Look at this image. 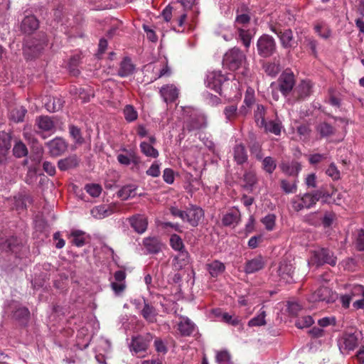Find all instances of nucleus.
I'll use <instances>...</instances> for the list:
<instances>
[{
  "instance_id": "obj_7",
  "label": "nucleus",
  "mask_w": 364,
  "mask_h": 364,
  "mask_svg": "<svg viewBox=\"0 0 364 364\" xmlns=\"http://www.w3.org/2000/svg\"><path fill=\"white\" fill-rule=\"evenodd\" d=\"M313 261L317 265L328 264L333 267L336 264L337 258L330 250L322 247L314 252Z\"/></svg>"
},
{
  "instance_id": "obj_25",
  "label": "nucleus",
  "mask_w": 364,
  "mask_h": 364,
  "mask_svg": "<svg viewBox=\"0 0 364 364\" xmlns=\"http://www.w3.org/2000/svg\"><path fill=\"white\" fill-rule=\"evenodd\" d=\"M135 66L129 58L125 57L121 61L118 70V75L121 77H126L133 74Z\"/></svg>"
},
{
  "instance_id": "obj_12",
  "label": "nucleus",
  "mask_w": 364,
  "mask_h": 364,
  "mask_svg": "<svg viewBox=\"0 0 364 364\" xmlns=\"http://www.w3.org/2000/svg\"><path fill=\"white\" fill-rule=\"evenodd\" d=\"M49 152L53 156H58L63 154L68 149L67 142L60 137H56L46 143Z\"/></svg>"
},
{
  "instance_id": "obj_19",
  "label": "nucleus",
  "mask_w": 364,
  "mask_h": 364,
  "mask_svg": "<svg viewBox=\"0 0 364 364\" xmlns=\"http://www.w3.org/2000/svg\"><path fill=\"white\" fill-rule=\"evenodd\" d=\"M44 43L41 42L36 43L34 39L27 40L25 43L23 52L28 58H36L43 49Z\"/></svg>"
},
{
  "instance_id": "obj_52",
  "label": "nucleus",
  "mask_w": 364,
  "mask_h": 364,
  "mask_svg": "<svg viewBox=\"0 0 364 364\" xmlns=\"http://www.w3.org/2000/svg\"><path fill=\"white\" fill-rule=\"evenodd\" d=\"M14 155L17 158L25 156L28 154L26 146L21 141L16 142L13 149Z\"/></svg>"
},
{
  "instance_id": "obj_58",
  "label": "nucleus",
  "mask_w": 364,
  "mask_h": 364,
  "mask_svg": "<svg viewBox=\"0 0 364 364\" xmlns=\"http://www.w3.org/2000/svg\"><path fill=\"white\" fill-rule=\"evenodd\" d=\"M314 319L311 316H305L301 318H299L295 325L299 328H307L311 326L314 323Z\"/></svg>"
},
{
  "instance_id": "obj_3",
  "label": "nucleus",
  "mask_w": 364,
  "mask_h": 364,
  "mask_svg": "<svg viewBox=\"0 0 364 364\" xmlns=\"http://www.w3.org/2000/svg\"><path fill=\"white\" fill-rule=\"evenodd\" d=\"M246 55L239 48L234 47L228 50L224 55L223 66L230 70L235 71L239 69L246 61Z\"/></svg>"
},
{
  "instance_id": "obj_64",
  "label": "nucleus",
  "mask_w": 364,
  "mask_h": 364,
  "mask_svg": "<svg viewBox=\"0 0 364 364\" xmlns=\"http://www.w3.org/2000/svg\"><path fill=\"white\" fill-rule=\"evenodd\" d=\"M230 360V355L227 350L218 352L216 355V361L219 363H226Z\"/></svg>"
},
{
  "instance_id": "obj_54",
  "label": "nucleus",
  "mask_w": 364,
  "mask_h": 364,
  "mask_svg": "<svg viewBox=\"0 0 364 364\" xmlns=\"http://www.w3.org/2000/svg\"><path fill=\"white\" fill-rule=\"evenodd\" d=\"M69 132L70 136L75 140V142L78 144H82L84 142V139L82 136L80 129L74 125H70L69 127Z\"/></svg>"
},
{
  "instance_id": "obj_34",
  "label": "nucleus",
  "mask_w": 364,
  "mask_h": 364,
  "mask_svg": "<svg viewBox=\"0 0 364 364\" xmlns=\"http://www.w3.org/2000/svg\"><path fill=\"white\" fill-rule=\"evenodd\" d=\"M298 182L299 181L297 178H294L292 180L281 179L280 187L286 194L295 193L297 191Z\"/></svg>"
},
{
  "instance_id": "obj_29",
  "label": "nucleus",
  "mask_w": 364,
  "mask_h": 364,
  "mask_svg": "<svg viewBox=\"0 0 364 364\" xmlns=\"http://www.w3.org/2000/svg\"><path fill=\"white\" fill-rule=\"evenodd\" d=\"M314 30L321 38L328 39L331 36V30L323 21H318L314 23Z\"/></svg>"
},
{
  "instance_id": "obj_61",
  "label": "nucleus",
  "mask_w": 364,
  "mask_h": 364,
  "mask_svg": "<svg viewBox=\"0 0 364 364\" xmlns=\"http://www.w3.org/2000/svg\"><path fill=\"white\" fill-rule=\"evenodd\" d=\"M154 347L157 353L166 354L168 351V348L165 343L160 338H156L154 341Z\"/></svg>"
},
{
  "instance_id": "obj_33",
  "label": "nucleus",
  "mask_w": 364,
  "mask_h": 364,
  "mask_svg": "<svg viewBox=\"0 0 364 364\" xmlns=\"http://www.w3.org/2000/svg\"><path fill=\"white\" fill-rule=\"evenodd\" d=\"M26 113L27 109L25 107L18 106L10 110L9 117L11 121L19 123L23 121Z\"/></svg>"
},
{
  "instance_id": "obj_31",
  "label": "nucleus",
  "mask_w": 364,
  "mask_h": 364,
  "mask_svg": "<svg viewBox=\"0 0 364 364\" xmlns=\"http://www.w3.org/2000/svg\"><path fill=\"white\" fill-rule=\"evenodd\" d=\"M141 314L149 323H154L156 321L157 312L156 309L146 301H144V305L141 311Z\"/></svg>"
},
{
  "instance_id": "obj_59",
  "label": "nucleus",
  "mask_w": 364,
  "mask_h": 364,
  "mask_svg": "<svg viewBox=\"0 0 364 364\" xmlns=\"http://www.w3.org/2000/svg\"><path fill=\"white\" fill-rule=\"evenodd\" d=\"M355 247L359 251H364V230L359 229L356 232Z\"/></svg>"
},
{
  "instance_id": "obj_45",
  "label": "nucleus",
  "mask_w": 364,
  "mask_h": 364,
  "mask_svg": "<svg viewBox=\"0 0 364 364\" xmlns=\"http://www.w3.org/2000/svg\"><path fill=\"white\" fill-rule=\"evenodd\" d=\"M123 114L125 120L127 122H132L137 119L138 112L134 106L127 105L123 109Z\"/></svg>"
},
{
  "instance_id": "obj_44",
  "label": "nucleus",
  "mask_w": 364,
  "mask_h": 364,
  "mask_svg": "<svg viewBox=\"0 0 364 364\" xmlns=\"http://www.w3.org/2000/svg\"><path fill=\"white\" fill-rule=\"evenodd\" d=\"M140 149L141 151L146 156L154 159L159 156L158 150L146 141H142L140 144Z\"/></svg>"
},
{
  "instance_id": "obj_10",
  "label": "nucleus",
  "mask_w": 364,
  "mask_h": 364,
  "mask_svg": "<svg viewBox=\"0 0 364 364\" xmlns=\"http://www.w3.org/2000/svg\"><path fill=\"white\" fill-rule=\"evenodd\" d=\"M335 296L331 289L326 287H321L317 289L311 296L309 301L312 302L325 301L331 303L334 301Z\"/></svg>"
},
{
  "instance_id": "obj_9",
  "label": "nucleus",
  "mask_w": 364,
  "mask_h": 364,
  "mask_svg": "<svg viewBox=\"0 0 364 364\" xmlns=\"http://www.w3.org/2000/svg\"><path fill=\"white\" fill-rule=\"evenodd\" d=\"M152 338L153 335L149 333L145 336L133 337L131 342V349L135 353H146Z\"/></svg>"
},
{
  "instance_id": "obj_62",
  "label": "nucleus",
  "mask_w": 364,
  "mask_h": 364,
  "mask_svg": "<svg viewBox=\"0 0 364 364\" xmlns=\"http://www.w3.org/2000/svg\"><path fill=\"white\" fill-rule=\"evenodd\" d=\"M316 176L315 173H310L305 178V184L307 188H315L317 187Z\"/></svg>"
},
{
  "instance_id": "obj_4",
  "label": "nucleus",
  "mask_w": 364,
  "mask_h": 364,
  "mask_svg": "<svg viewBox=\"0 0 364 364\" xmlns=\"http://www.w3.org/2000/svg\"><path fill=\"white\" fill-rule=\"evenodd\" d=\"M258 55L264 58L273 55L277 50V43L274 38L268 35H262L257 41Z\"/></svg>"
},
{
  "instance_id": "obj_23",
  "label": "nucleus",
  "mask_w": 364,
  "mask_h": 364,
  "mask_svg": "<svg viewBox=\"0 0 364 364\" xmlns=\"http://www.w3.org/2000/svg\"><path fill=\"white\" fill-rule=\"evenodd\" d=\"M80 159L76 154H71L66 158L61 159L58 162V167L62 171L75 168L79 166Z\"/></svg>"
},
{
  "instance_id": "obj_36",
  "label": "nucleus",
  "mask_w": 364,
  "mask_h": 364,
  "mask_svg": "<svg viewBox=\"0 0 364 364\" xmlns=\"http://www.w3.org/2000/svg\"><path fill=\"white\" fill-rule=\"evenodd\" d=\"M317 46L318 41L314 38V37L311 36H306L304 37L302 46L304 49L309 50L310 53L314 57H317Z\"/></svg>"
},
{
  "instance_id": "obj_14",
  "label": "nucleus",
  "mask_w": 364,
  "mask_h": 364,
  "mask_svg": "<svg viewBox=\"0 0 364 364\" xmlns=\"http://www.w3.org/2000/svg\"><path fill=\"white\" fill-rule=\"evenodd\" d=\"M117 207L115 204L100 205L95 206L90 211L91 215L97 220L107 218L116 211Z\"/></svg>"
},
{
  "instance_id": "obj_11",
  "label": "nucleus",
  "mask_w": 364,
  "mask_h": 364,
  "mask_svg": "<svg viewBox=\"0 0 364 364\" xmlns=\"http://www.w3.org/2000/svg\"><path fill=\"white\" fill-rule=\"evenodd\" d=\"M224 80L225 77L220 72H213L208 75L205 84L208 88L220 95Z\"/></svg>"
},
{
  "instance_id": "obj_46",
  "label": "nucleus",
  "mask_w": 364,
  "mask_h": 364,
  "mask_svg": "<svg viewBox=\"0 0 364 364\" xmlns=\"http://www.w3.org/2000/svg\"><path fill=\"white\" fill-rule=\"evenodd\" d=\"M11 147V135L4 131L0 132V148L9 153Z\"/></svg>"
},
{
  "instance_id": "obj_5",
  "label": "nucleus",
  "mask_w": 364,
  "mask_h": 364,
  "mask_svg": "<svg viewBox=\"0 0 364 364\" xmlns=\"http://www.w3.org/2000/svg\"><path fill=\"white\" fill-rule=\"evenodd\" d=\"M360 335L356 332H344L338 341L341 353L354 350L358 346Z\"/></svg>"
},
{
  "instance_id": "obj_42",
  "label": "nucleus",
  "mask_w": 364,
  "mask_h": 364,
  "mask_svg": "<svg viewBox=\"0 0 364 364\" xmlns=\"http://www.w3.org/2000/svg\"><path fill=\"white\" fill-rule=\"evenodd\" d=\"M237 31L239 39L242 41V44L247 49L249 48L252 38V36L250 30L237 28Z\"/></svg>"
},
{
  "instance_id": "obj_16",
  "label": "nucleus",
  "mask_w": 364,
  "mask_h": 364,
  "mask_svg": "<svg viewBox=\"0 0 364 364\" xmlns=\"http://www.w3.org/2000/svg\"><path fill=\"white\" fill-rule=\"evenodd\" d=\"M236 17L235 20V26H245L250 22L251 17L250 16V10L247 6L242 4L235 11Z\"/></svg>"
},
{
  "instance_id": "obj_17",
  "label": "nucleus",
  "mask_w": 364,
  "mask_h": 364,
  "mask_svg": "<svg viewBox=\"0 0 364 364\" xmlns=\"http://www.w3.org/2000/svg\"><path fill=\"white\" fill-rule=\"evenodd\" d=\"M160 94L166 103H171L178 97L179 90L174 85L168 84L161 87Z\"/></svg>"
},
{
  "instance_id": "obj_56",
  "label": "nucleus",
  "mask_w": 364,
  "mask_h": 364,
  "mask_svg": "<svg viewBox=\"0 0 364 364\" xmlns=\"http://www.w3.org/2000/svg\"><path fill=\"white\" fill-rule=\"evenodd\" d=\"M262 224L268 231H272L275 226L276 215L274 214H268L261 220Z\"/></svg>"
},
{
  "instance_id": "obj_39",
  "label": "nucleus",
  "mask_w": 364,
  "mask_h": 364,
  "mask_svg": "<svg viewBox=\"0 0 364 364\" xmlns=\"http://www.w3.org/2000/svg\"><path fill=\"white\" fill-rule=\"evenodd\" d=\"M21 241L16 236H11L7 238L5 242L0 240V245L3 250L15 252V249L19 245Z\"/></svg>"
},
{
  "instance_id": "obj_1",
  "label": "nucleus",
  "mask_w": 364,
  "mask_h": 364,
  "mask_svg": "<svg viewBox=\"0 0 364 364\" xmlns=\"http://www.w3.org/2000/svg\"><path fill=\"white\" fill-rule=\"evenodd\" d=\"M329 195L322 188L309 193L299 194L294 196L290 202L292 209L299 212L304 208L309 209L316 204L322 198H327Z\"/></svg>"
},
{
  "instance_id": "obj_63",
  "label": "nucleus",
  "mask_w": 364,
  "mask_h": 364,
  "mask_svg": "<svg viewBox=\"0 0 364 364\" xmlns=\"http://www.w3.org/2000/svg\"><path fill=\"white\" fill-rule=\"evenodd\" d=\"M146 173L148 176L152 177H158L159 176L161 171L159 164L156 161H154L151 166L149 168V169L146 171Z\"/></svg>"
},
{
  "instance_id": "obj_26",
  "label": "nucleus",
  "mask_w": 364,
  "mask_h": 364,
  "mask_svg": "<svg viewBox=\"0 0 364 364\" xmlns=\"http://www.w3.org/2000/svg\"><path fill=\"white\" fill-rule=\"evenodd\" d=\"M233 157L238 165H242L247 161L248 155L242 144H238L233 148Z\"/></svg>"
},
{
  "instance_id": "obj_38",
  "label": "nucleus",
  "mask_w": 364,
  "mask_h": 364,
  "mask_svg": "<svg viewBox=\"0 0 364 364\" xmlns=\"http://www.w3.org/2000/svg\"><path fill=\"white\" fill-rule=\"evenodd\" d=\"M294 269L292 265L287 260L284 259L279 262L277 272L278 274L284 279H287L293 273Z\"/></svg>"
},
{
  "instance_id": "obj_60",
  "label": "nucleus",
  "mask_w": 364,
  "mask_h": 364,
  "mask_svg": "<svg viewBox=\"0 0 364 364\" xmlns=\"http://www.w3.org/2000/svg\"><path fill=\"white\" fill-rule=\"evenodd\" d=\"M237 107L235 105L226 106L224 109V114L228 120L231 121L237 117Z\"/></svg>"
},
{
  "instance_id": "obj_53",
  "label": "nucleus",
  "mask_w": 364,
  "mask_h": 364,
  "mask_svg": "<svg viewBox=\"0 0 364 364\" xmlns=\"http://www.w3.org/2000/svg\"><path fill=\"white\" fill-rule=\"evenodd\" d=\"M170 245L174 250L178 252L185 249L182 239L176 234H173L171 236Z\"/></svg>"
},
{
  "instance_id": "obj_22",
  "label": "nucleus",
  "mask_w": 364,
  "mask_h": 364,
  "mask_svg": "<svg viewBox=\"0 0 364 364\" xmlns=\"http://www.w3.org/2000/svg\"><path fill=\"white\" fill-rule=\"evenodd\" d=\"M279 168L286 175L297 178L298 175L301 170V165L297 161H292L291 162H282L279 165Z\"/></svg>"
},
{
  "instance_id": "obj_41",
  "label": "nucleus",
  "mask_w": 364,
  "mask_h": 364,
  "mask_svg": "<svg viewBox=\"0 0 364 364\" xmlns=\"http://www.w3.org/2000/svg\"><path fill=\"white\" fill-rule=\"evenodd\" d=\"M174 261L176 262L175 267L179 269H182L189 262L188 252L185 249L179 251L178 255L175 257Z\"/></svg>"
},
{
  "instance_id": "obj_6",
  "label": "nucleus",
  "mask_w": 364,
  "mask_h": 364,
  "mask_svg": "<svg viewBox=\"0 0 364 364\" xmlns=\"http://www.w3.org/2000/svg\"><path fill=\"white\" fill-rule=\"evenodd\" d=\"M279 90L283 95H288L293 90L296 80L293 72L291 70L284 71L278 79Z\"/></svg>"
},
{
  "instance_id": "obj_24",
  "label": "nucleus",
  "mask_w": 364,
  "mask_h": 364,
  "mask_svg": "<svg viewBox=\"0 0 364 364\" xmlns=\"http://www.w3.org/2000/svg\"><path fill=\"white\" fill-rule=\"evenodd\" d=\"M123 151L127 152V155L119 154L117 155V159L118 162L124 166H129L131 163L135 166L139 165L141 163L140 157L133 151H128L126 149H123Z\"/></svg>"
},
{
  "instance_id": "obj_55",
  "label": "nucleus",
  "mask_w": 364,
  "mask_h": 364,
  "mask_svg": "<svg viewBox=\"0 0 364 364\" xmlns=\"http://www.w3.org/2000/svg\"><path fill=\"white\" fill-rule=\"evenodd\" d=\"M85 190L92 197L96 198L101 194L102 188L99 184L91 183L85 185Z\"/></svg>"
},
{
  "instance_id": "obj_32",
  "label": "nucleus",
  "mask_w": 364,
  "mask_h": 364,
  "mask_svg": "<svg viewBox=\"0 0 364 364\" xmlns=\"http://www.w3.org/2000/svg\"><path fill=\"white\" fill-rule=\"evenodd\" d=\"M206 269L211 277H217L225 271V266L223 262L214 260L206 264Z\"/></svg>"
},
{
  "instance_id": "obj_30",
  "label": "nucleus",
  "mask_w": 364,
  "mask_h": 364,
  "mask_svg": "<svg viewBox=\"0 0 364 364\" xmlns=\"http://www.w3.org/2000/svg\"><path fill=\"white\" fill-rule=\"evenodd\" d=\"M316 131L321 138H327L334 135L336 129L328 122H322L316 126Z\"/></svg>"
},
{
  "instance_id": "obj_28",
  "label": "nucleus",
  "mask_w": 364,
  "mask_h": 364,
  "mask_svg": "<svg viewBox=\"0 0 364 364\" xmlns=\"http://www.w3.org/2000/svg\"><path fill=\"white\" fill-rule=\"evenodd\" d=\"M35 124L39 129L44 132L51 131L55 127L53 121L48 116L42 115L36 117Z\"/></svg>"
},
{
  "instance_id": "obj_43",
  "label": "nucleus",
  "mask_w": 364,
  "mask_h": 364,
  "mask_svg": "<svg viewBox=\"0 0 364 364\" xmlns=\"http://www.w3.org/2000/svg\"><path fill=\"white\" fill-rule=\"evenodd\" d=\"M243 180L245 182V187L248 190H252L253 186L257 183V178L254 171H247L243 176Z\"/></svg>"
},
{
  "instance_id": "obj_15",
  "label": "nucleus",
  "mask_w": 364,
  "mask_h": 364,
  "mask_svg": "<svg viewBox=\"0 0 364 364\" xmlns=\"http://www.w3.org/2000/svg\"><path fill=\"white\" fill-rule=\"evenodd\" d=\"M131 227L139 234L144 233L148 226V220L144 215L136 214L128 218Z\"/></svg>"
},
{
  "instance_id": "obj_8",
  "label": "nucleus",
  "mask_w": 364,
  "mask_h": 364,
  "mask_svg": "<svg viewBox=\"0 0 364 364\" xmlns=\"http://www.w3.org/2000/svg\"><path fill=\"white\" fill-rule=\"evenodd\" d=\"M270 29L274 32L279 38L282 46L284 48H294L297 45L296 41H294L293 31L289 29H277L275 26H271Z\"/></svg>"
},
{
  "instance_id": "obj_27",
  "label": "nucleus",
  "mask_w": 364,
  "mask_h": 364,
  "mask_svg": "<svg viewBox=\"0 0 364 364\" xmlns=\"http://www.w3.org/2000/svg\"><path fill=\"white\" fill-rule=\"evenodd\" d=\"M178 330L182 336H190L195 331V324L188 318H183L178 324Z\"/></svg>"
},
{
  "instance_id": "obj_2",
  "label": "nucleus",
  "mask_w": 364,
  "mask_h": 364,
  "mask_svg": "<svg viewBox=\"0 0 364 364\" xmlns=\"http://www.w3.org/2000/svg\"><path fill=\"white\" fill-rule=\"evenodd\" d=\"M170 212L172 215L180 218L193 228L197 227L204 218V210L196 205H190L185 210H179L176 207H171Z\"/></svg>"
},
{
  "instance_id": "obj_18",
  "label": "nucleus",
  "mask_w": 364,
  "mask_h": 364,
  "mask_svg": "<svg viewBox=\"0 0 364 364\" xmlns=\"http://www.w3.org/2000/svg\"><path fill=\"white\" fill-rule=\"evenodd\" d=\"M142 243L148 254H158L163 247V243L157 237H145Z\"/></svg>"
},
{
  "instance_id": "obj_13",
  "label": "nucleus",
  "mask_w": 364,
  "mask_h": 364,
  "mask_svg": "<svg viewBox=\"0 0 364 364\" xmlns=\"http://www.w3.org/2000/svg\"><path fill=\"white\" fill-rule=\"evenodd\" d=\"M265 264L266 260L262 255H259L245 262L244 271L247 274H253L263 269Z\"/></svg>"
},
{
  "instance_id": "obj_48",
  "label": "nucleus",
  "mask_w": 364,
  "mask_h": 364,
  "mask_svg": "<svg viewBox=\"0 0 364 364\" xmlns=\"http://www.w3.org/2000/svg\"><path fill=\"white\" fill-rule=\"evenodd\" d=\"M262 168L265 172L271 174L272 173L277 167V163L275 159L271 156L264 157L262 161Z\"/></svg>"
},
{
  "instance_id": "obj_47",
  "label": "nucleus",
  "mask_w": 364,
  "mask_h": 364,
  "mask_svg": "<svg viewBox=\"0 0 364 364\" xmlns=\"http://www.w3.org/2000/svg\"><path fill=\"white\" fill-rule=\"evenodd\" d=\"M262 126L267 132H271L275 135H279L281 133L282 124L279 122L271 120L268 122H264Z\"/></svg>"
},
{
  "instance_id": "obj_50",
  "label": "nucleus",
  "mask_w": 364,
  "mask_h": 364,
  "mask_svg": "<svg viewBox=\"0 0 364 364\" xmlns=\"http://www.w3.org/2000/svg\"><path fill=\"white\" fill-rule=\"evenodd\" d=\"M265 317L266 312L262 310L257 316L249 321L248 326L250 327L264 326L266 324Z\"/></svg>"
},
{
  "instance_id": "obj_21",
  "label": "nucleus",
  "mask_w": 364,
  "mask_h": 364,
  "mask_svg": "<svg viewBox=\"0 0 364 364\" xmlns=\"http://www.w3.org/2000/svg\"><path fill=\"white\" fill-rule=\"evenodd\" d=\"M39 26V22L37 18L33 15L25 16L21 23V30L26 34H31Z\"/></svg>"
},
{
  "instance_id": "obj_37",
  "label": "nucleus",
  "mask_w": 364,
  "mask_h": 364,
  "mask_svg": "<svg viewBox=\"0 0 364 364\" xmlns=\"http://www.w3.org/2000/svg\"><path fill=\"white\" fill-rule=\"evenodd\" d=\"M136 186L134 184L124 186L117 192V196L124 200H127L129 198H133L136 196Z\"/></svg>"
},
{
  "instance_id": "obj_20",
  "label": "nucleus",
  "mask_w": 364,
  "mask_h": 364,
  "mask_svg": "<svg viewBox=\"0 0 364 364\" xmlns=\"http://www.w3.org/2000/svg\"><path fill=\"white\" fill-rule=\"evenodd\" d=\"M240 220L241 214L240 210L237 208H233L223 216L222 224L226 227H235L240 222Z\"/></svg>"
},
{
  "instance_id": "obj_40",
  "label": "nucleus",
  "mask_w": 364,
  "mask_h": 364,
  "mask_svg": "<svg viewBox=\"0 0 364 364\" xmlns=\"http://www.w3.org/2000/svg\"><path fill=\"white\" fill-rule=\"evenodd\" d=\"M312 84L309 80H302L297 87L298 97L304 99L311 93Z\"/></svg>"
},
{
  "instance_id": "obj_57",
  "label": "nucleus",
  "mask_w": 364,
  "mask_h": 364,
  "mask_svg": "<svg viewBox=\"0 0 364 364\" xmlns=\"http://www.w3.org/2000/svg\"><path fill=\"white\" fill-rule=\"evenodd\" d=\"M255 102V90L250 87H248L246 90L244 98V104L247 107H251Z\"/></svg>"
},
{
  "instance_id": "obj_49",
  "label": "nucleus",
  "mask_w": 364,
  "mask_h": 364,
  "mask_svg": "<svg viewBox=\"0 0 364 364\" xmlns=\"http://www.w3.org/2000/svg\"><path fill=\"white\" fill-rule=\"evenodd\" d=\"M63 107V101L60 98L53 97L46 103V107L50 112L60 110Z\"/></svg>"
},
{
  "instance_id": "obj_51",
  "label": "nucleus",
  "mask_w": 364,
  "mask_h": 364,
  "mask_svg": "<svg viewBox=\"0 0 364 364\" xmlns=\"http://www.w3.org/2000/svg\"><path fill=\"white\" fill-rule=\"evenodd\" d=\"M72 243L77 247H82L85 244L84 232L81 230H75L71 232Z\"/></svg>"
},
{
  "instance_id": "obj_35",
  "label": "nucleus",
  "mask_w": 364,
  "mask_h": 364,
  "mask_svg": "<svg viewBox=\"0 0 364 364\" xmlns=\"http://www.w3.org/2000/svg\"><path fill=\"white\" fill-rule=\"evenodd\" d=\"M13 318L21 323H26L30 318V311L26 307L19 306L13 312Z\"/></svg>"
}]
</instances>
